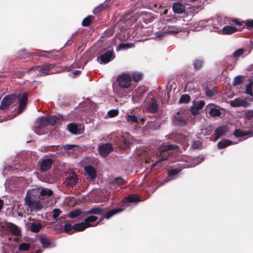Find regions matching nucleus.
<instances>
[{"instance_id":"obj_46","label":"nucleus","mask_w":253,"mask_h":253,"mask_svg":"<svg viewBox=\"0 0 253 253\" xmlns=\"http://www.w3.org/2000/svg\"><path fill=\"white\" fill-rule=\"evenodd\" d=\"M243 81V77L242 76H236L233 80V85L235 86L239 85L242 83Z\"/></svg>"},{"instance_id":"obj_1","label":"nucleus","mask_w":253,"mask_h":253,"mask_svg":"<svg viewBox=\"0 0 253 253\" xmlns=\"http://www.w3.org/2000/svg\"><path fill=\"white\" fill-rule=\"evenodd\" d=\"M25 205L31 211H39L42 209V205L39 201L32 197L31 196L27 194L25 198Z\"/></svg>"},{"instance_id":"obj_54","label":"nucleus","mask_w":253,"mask_h":253,"mask_svg":"<svg viewBox=\"0 0 253 253\" xmlns=\"http://www.w3.org/2000/svg\"><path fill=\"white\" fill-rule=\"evenodd\" d=\"M52 217L54 219H56L60 214L61 211L59 209H54L52 211Z\"/></svg>"},{"instance_id":"obj_55","label":"nucleus","mask_w":253,"mask_h":253,"mask_svg":"<svg viewBox=\"0 0 253 253\" xmlns=\"http://www.w3.org/2000/svg\"><path fill=\"white\" fill-rule=\"evenodd\" d=\"M245 25L249 29H253V19L246 20Z\"/></svg>"},{"instance_id":"obj_7","label":"nucleus","mask_w":253,"mask_h":253,"mask_svg":"<svg viewBox=\"0 0 253 253\" xmlns=\"http://www.w3.org/2000/svg\"><path fill=\"white\" fill-rule=\"evenodd\" d=\"M16 95H19L20 97H18V99H19V108L18 113L19 114H21L23 112V111L26 109L27 101H28V94L27 93H18Z\"/></svg>"},{"instance_id":"obj_52","label":"nucleus","mask_w":253,"mask_h":253,"mask_svg":"<svg viewBox=\"0 0 253 253\" xmlns=\"http://www.w3.org/2000/svg\"><path fill=\"white\" fill-rule=\"evenodd\" d=\"M52 51L51 50L49 51H45V50H42L40 52L34 53V54L35 55H38L39 56H43V57H48L45 53H51Z\"/></svg>"},{"instance_id":"obj_56","label":"nucleus","mask_w":253,"mask_h":253,"mask_svg":"<svg viewBox=\"0 0 253 253\" xmlns=\"http://www.w3.org/2000/svg\"><path fill=\"white\" fill-rule=\"evenodd\" d=\"M77 145L74 144H66L63 145V147L65 150L68 151L73 149L75 147H77Z\"/></svg>"},{"instance_id":"obj_53","label":"nucleus","mask_w":253,"mask_h":253,"mask_svg":"<svg viewBox=\"0 0 253 253\" xmlns=\"http://www.w3.org/2000/svg\"><path fill=\"white\" fill-rule=\"evenodd\" d=\"M25 71L23 70H18L15 72L14 76L16 78H21L25 75Z\"/></svg>"},{"instance_id":"obj_48","label":"nucleus","mask_w":253,"mask_h":253,"mask_svg":"<svg viewBox=\"0 0 253 253\" xmlns=\"http://www.w3.org/2000/svg\"><path fill=\"white\" fill-rule=\"evenodd\" d=\"M210 114L211 117H219L221 115L220 110L216 108H212L210 111Z\"/></svg>"},{"instance_id":"obj_27","label":"nucleus","mask_w":253,"mask_h":253,"mask_svg":"<svg viewBox=\"0 0 253 253\" xmlns=\"http://www.w3.org/2000/svg\"><path fill=\"white\" fill-rule=\"evenodd\" d=\"M251 133V132L250 131H242L239 129H236L233 132L234 135L237 138L244 137Z\"/></svg>"},{"instance_id":"obj_20","label":"nucleus","mask_w":253,"mask_h":253,"mask_svg":"<svg viewBox=\"0 0 253 253\" xmlns=\"http://www.w3.org/2000/svg\"><path fill=\"white\" fill-rule=\"evenodd\" d=\"M40 241L44 248L50 247L53 243V240L48 239L45 235L41 236Z\"/></svg>"},{"instance_id":"obj_26","label":"nucleus","mask_w":253,"mask_h":253,"mask_svg":"<svg viewBox=\"0 0 253 253\" xmlns=\"http://www.w3.org/2000/svg\"><path fill=\"white\" fill-rule=\"evenodd\" d=\"M233 143L232 141L229 139H223L221 141H220L217 143V148L219 149H221L226 148L227 146H229L232 145Z\"/></svg>"},{"instance_id":"obj_4","label":"nucleus","mask_w":253,"mask_h":253,"mask_svg":"<svg viewBox=\"0 0 253 253\" xmlns=\"http://www.w3.org/2000/svg\"><path fill=\"white\" fill-rule=\"evenodd\" d=\"M178 146L175 144H167L163 146L161 148L160 150V155L161 158L159 159V161H164L168 159L169 154L168 151L169 150H175L177 149Z\"/></svg>"},{"instance_id":"obj_25","label":"nucleus","mask_w":253,"mask_h":253,"mask_svg":"<svg viewBox=\"0 0 253 253\" xmlns=\"http://www.w3.org/2000/svg\"><path fill=\"white\" fill-rule=\"evenodd\" d=\"M105 210V209L101 208L100 207H95L91 208L89 211H88L86 212V214H94L102 215L103 212Z\"/></svg>"},{"instance_id":"obj_57","label":"nucleus","mask_w":253,"mask_h":253,"mask_svg":"<svg viewBox=\"0 0 253 253\" xmlns=\"http://www.w3.org/2000/svg\"><path fill=\"white\" fill-rule=\"evenodd\" d=\"M119 111L117 110H111L108 112V115L110 117H114L118 115Z\"/></svg>"},{"instance_id":"obj_22","label":"nucleus","mask_w":253,"mask_h":253,"mask_svg":"<svg viewBox=\"0 0 253 253\" xmlns=\"http://www.w3.org/2000/svg\"><path fill=\"white\" fill-rule=\"evenodd\" d=\"M237 30V29L234 26L226 25L223 27L222 33L224 35H231L236 32Z\"/></svg>"},{"instance_id":"obj_43","label":"nucleus","mask_w":253,"mask_h":253,"mask_svg":"<svg viewBox=\"0 0 253 253\" xmlns=\"http://www.w3.org/2000/svg\"><path fill=\"white\" fill-rule=\"evenodd\" d=\"M53 191L51 190L48 189L46 188L42 189V190L40 192V195L43 196L47 195L49 197H50L53 195Z\"/></svg>"},{"instance_id":"obj_37","label":"nucleus","mask_w":253,"mask_h":253,"mask_svg":"<svg viewBox=\"0 0 253 253\" xmlns=\"http://www.w3.org/2000/svg\"><path fill=\"white\" fill-rule=\"evenodd\" d=\"M253 82L252 81H250L249 84H247L246 85V90L245 93L248 94L252 97H253Z\"/></svg>"},{"instance_id":"obj_35","label":"nucleus","mask_w":253,"mask_h":253,"mask_svg":"<svg viewBox=\"0 0 253 253\" xmlns=\"http://www.w3.org/2000/svg\"><path fill=\"white\" fill-rule=\"evenodd\" d=\"M82 213V210L80 209H77L74 210L69 212L68 214V216L72 218H74L77 217H78Z\"/></svg>"},{"instance_id":"obj_50","label":"nucleus","mask_w":253,"mask_h":253,"mask_svg":"<svg viewBox=\"0 0 253 253\" xmlns=\"http://www.w3.org/2000/svg\"><path fill=\"white\" fill-rule=\"evenodd\" d=\"M113 183L117 185H122L125 184L126 182L123 178L118 177L114 179Z\"/></svg>"},{"instance_id":"obj_13","label":"nucleus","mask_w":253,"mask_h":253,"mask_svg":"<svg viewBox=\"0 0 253 253\" xmlns=\"http://www.w3.org/2000/svg\"><path fill=\"white\" fill-rule=\"evenodd\" d=\"M172 9L174 13L182 14L185 12V6L180 2H174L172 5Z\"/></svg>"},{"instance_id":"obj_49","label":"nucleus","mask_w":253,"mask_h":253,"mask_svg":"<svg viewBox=\"0 0 253 253\" xmlns=\"http://www.w3.org/2000/svg\"><path fill=\"white\" fill-rule=\"evenodd\" d=\"M126 119L128 122L131 123H137V117L134 115H127L126 116Z\"/></svg>"},{"instance_id":"obj_5","label":"nucleus","mask_w":253,"mask_h":253,"mask_svg":"<svg viewBox=\"0 0 253 253\" xmlns=\"http://www.w3.org/2000/svg\"><path fill=\"white\" fill-rule=\"evenodd\" d=\"M53 160L50 158L41 159L39 161L40 170L41 172L44 173L49 170L53 164Z\"/></svg>"},{"instance_id":"obj_40","label":"nucleus","mask_w":253,"mask_h":253,"mask_svg":"<svg viewBox=\"0 0 253 253\" xmlns=\"http://www.w3.org/2000/svg\"><path fill=\"white\" fill-rule=\"evenodd\" d=\"M127 203H134L139 201L138 197L134 195H131L124 198Z\"/></svg>"},{"instance_id":"obj_51","label":"nucleus","mask_w":253,"mask_h":253,"mask_svg":"<svg viewBox=\"0 0 253 253\" xmlns=\"http://www.w3.org/2000/svg\"><path fill=\"white\" fill-rule=\"evenodd\" d=\"M132 81L138 82L142 79V75L139 73H133L132 75Z\"/></svg>"},{"instance_id":"obj_3","label":"nucleus","mask_w":253,"mask_h":253,"mask_svg":"<svg viewBox=\"0 0 253 253\" xmlns=\"http://www.w3.org/2000/svg\"><path fill=\"white\" fill-rule=\"evenodd\" d=\"M119 86L124 88H127L131 84L132 78L128 74H123L117 78Z\"/></svg>"},{"instance_id":"obj_2","label":"nucleus","mask_w":253,"mask_h":253,"mask_svg":"<svg viewBox=\"0 0 253 253\" xmlns=\"http://www.w3.org/2000/svg\"><path fill=\"white\" fill-rule=\"evenodd\" d=\"M19 97V95H16V94L15 93L5 96L0 104V110H4L8 108L11 105L13 104L17 100H18V98Z\"/></svg>"},{"instance_id":"obj_23","label":"nucleus","mask_w":253,"mask_h":253,"mask_svg":"<svg viewBox=\"0 0 253 253\" xmlns=\"http://www.w3.org/2000/svg\"><path fill=\"white\" fill-rule=\"evenodd\" d=\"M60 232H65L69 235H71L74 233V225H72L70 223H65L64 228L61 227Z\"/></svg>"},{"instance_id":"obj_32","label":"nucleus","mask_w":253,"mask_h":253,"mask_svg":"<svg viewBox=\"0 0 253 253\" xmlns=\"http://www.w3.org/2000/svg\"><path fill=\"white\" fill-rule=\"evenodd\" d=\"M47 119V124L51 126L56 125L59 122V119L55 116H50L48 117H46Z\"/></svg>"},{"instance_id":"obj_17","label":"nucleus","mask_w":253,"mask_h":253,"mask_svg":"<svg viewBox=\"0 0 253 253\" xmlns=\"http://www.w3.org/2000/svg\"><path fill=\"white\" fill-rule=\"evenodd\" d=\"M109 8V2L106 0L103 3H101L99 6H97L93 11L94 14H98L100 12L106 10Z\"/></svg>"},{"instance_id":"obj_12","label":"nucleus","mask_w":253,"mask_h":253,"mask_svg":"<svg viewBox=\"0 0 253 253\" xmlns=\"http://www.w3.org/2000/svg\"><path fill=\"white\" fill-rule=\"evenodd\" d=\"M84 170L87 173L90 181H94L96 177V171L95 169L91 166H88L84 168Z\"/></svg>"},{"instance_id":"obj_60","label":"nucleus","mask_w":253,"mask_h":253,"mask_svg":"<svg viewBox=\"0 0 253 253\" xmlns=\"http://www.w3.org/2000/svg\"><path fill=\"white\" fill-rule=\"evenodd\" d=\"M152 152L149 150V151H145L144 153H142V155L145 157L146 156L149 160H151L152 158Z\"/></svg>"},{"instance_id":"obj_10","label":"nucleus","mask_w":253,"mask_h":253,"mask_svg":"<svg viewBox=\"0 0 253 253\" xmlns=\"http://www.w3.org/2000/svg\"><path fill=\"white\" fill-rule=\"evenodd\" d=\"M231 106L233 107H239L243 106L245 108L250 106L251 103L244 99L240 97L236 98L234 100L229 102Z\"/></svg>"},{"instance_id":"obj_61","label":"nucleus","mask_w":253,"mask_h":253,"mask_svg":"<svg viewBox=\"0 0 253 253\" xmlns=\"http://www.w3.org/2000/svg\"><path fill=\"white\" fill-rule=\"evenodd\" d=\"M18 57L20 58H26L29 57V55L25 52L24 50H21L19 53Z\"/></svg>"},{"instance_id":"obj_45","label":"nucleus","mask_w":253,"mask_h":253,"mask_svg":"<svg viewBox=\"0 0 253 253\" xmlns=\"http://www.w3.org/2000/svg\"><path fill=\"white\" fill-rule=\"evenodd\" d=\"M30 248V245L29 243H23L19 245L18 250L19 251H27Z\"/></svg>"},{"instance_id":"obj_30","label":"nucleus","mask_w":253,"mask_h":253,"mask_svg":"<svg viewBox=\"0 0 253 253\" xmlns=\"http://www.w3.org/2000/svg\"><path fill=\"white\" fill-rule=\"evenodd\" d=\"M205 104V103L204 100H200V101L194 103L193 108L191 111L192 114L195 115L196 114V113L194 111V109H196V110H201L204 106Z\"/></svg>"},{"instance_id":"obj_18","label":"nucleus","mask_w":253,"mask_h":253,"mask_svg":"<svg viewBox=\"0 0 253 253\" xmlns=\"http://www.w3.org/2000/svg\"><path fill=\"white\" fill-rule=\"evenodd\" d=\"M154 18V15L151 13L143 12L142 14V20L146 24L152 22Z\"/></svg>"},{"instance_id":"obj_8","label":"nucleus","mask_w":253,"mask_h":253,"mask_svg":"<svg viewBox=\"0 0 253 253\" xmlns=\"http://www.w3.org/2000/svg\"><path fill=\"white\" fill-rule=\"evenodd\" d=\"M113 150V147L112 143H107L101 145L98 148L100 155L104 157L108 156Z\"/></svg>"},{"instance_id":"obj_39","label":"nucleus","mask_w":253,"mask_h":253,"mask_svg":"<svg viewBox=\"0 0 253 253\" xmlns=\"http://www.w3.org/2000/svg\"><path fill=\"white\" fill-rule=\"evenodd\" d=\"M68 130L73 134H76L78 131L77 125L74 123H70L67 126Z\"/></svg>"},{"instance_id":"obj_63","label":"nucleus","mask_w":253,"mask_h":253,"mask_svg":"<svg viewBox=\"0 0 253 253\" xmlns=\"http://www.w3.org/2000/svg\"><path fill=\"white\" fill-rule=\"evenodd\" d=\"M203 133L205 135H210L211 133V130H209L208 128H206L203 129Z\"/></svg>"},{"instance_id":"obj_62","label":"nucleus","mask_w":253,"mask_h":253,"mask_svg":"<svg viewBox=\"0 0 253 253\" xmlns=\"http://www.w3.org/2000/svg\"><path fill=\"white\" fill-rule=\"evenodd\" d=\"M167 34L165 32H157L156 33V36L157 38H158L159 39H161L164 36H166Z\"/></svg>"},{"instance_id":"obj_15","label":"nucleus","mask_w":253,"mask_h":253,"mask_svg":"<svg viewBox=\"0 0 253 253\" xmlns=\"http://www.w3.org/2000/svg\"><path fill=\"white\" fill-rule=\"evenodd\" d=\"M228 131L227 126H221L216 128L215 130V140L218 139L222 135H225Z\"/></svg>"},{"instance_id":"obj_59","label":"nucleus","mask_w":253,"mask_h":253,"mask_svg":"<svg viewBox=\"0 0 253 253\" xmlns=\"http://www.w3.org/2000/svg\"><path fill=\"white\" fill-rule=\"evenodd\" d=\"M201 146V142L200 141H194L193 142L192 147L193 148L197 149L199 148Z\"/></svg>"},{"instance_id":"obj_24","label":"nucleus","mask_w":253,"mask_h":253,"mask_svg":"<svg viewBox=\"0 0 253 253\" xmlns=\"http://www.w3.org/2000/svg\"><path fill=\"white\" fill-rule=\"evenodd\" d=\"M123 211V208H118L111 210L106 213V214L104 215V218L108 219L110 218L112 216H113L114 215L118 213H120L122 212Z\"/></svg>"},{"instance_id":"obj_42","label":"nucleus","mask_w":253,"mask_h":253,"mask_svg":"<svg viewBox=\"0 0 253 253\" xmlns=\"http://www.w3.org/2000/svg\"><path fill=\"white\" fill-rule=\"evenodd\" d=\"M247 51L245 48H241L236 50L233 53V56L234 58H238L241 57Z\"/></svg>"},{"instance_id":"obj_44","label":"nucleus","mask_w":253,"mask_h":253,"mask_svg":"<svg viewBox=\"0 0 253 253\" xmlns=\"http://www.w3.org/2000/svg\"><path fill=\"white\" fill-rule=\"evenodd\" d=\"M181 170V169L174 168L170 169L168 171L169 176L172 177L177 175Z\"/></svg>"},{"instance_id":"obj_64","label":"nucleus","mask_w":253,"mask_h":253,"mask_svg":"<svg viewBox=\"0 0 253 253\" xmlns=\"http://www.w3.org/2000/svg\"><path fill=\"white\" fill-rule=\"evenodd\" d=\"M232 21L237 26H241L242 25V22H240L238 19H234L232 20Z\"/></svg>"},{"instance_id":"obj_31","label":"nucleus","mask_w":253,"mask_h":253,"mask_svg":"<svg viewBox=\"0 0 253 253\" xmlns=\"http://www.w3.org/2000/svg\"><path fill=\"white\" fill-rule=\"evenodd\" d=\"M204 64V61L202 59H196L194 60L193 65L195 70H199L202 69Z\"/></svg>"},{"instance_id":"obj_9","label":"nucleus","mask_w":253,"mask_h":253,"mask_svg":"<svg viewBox=\"0 0 253 253\" xmlns=\"http://www.w3.org/2000/svg\"><path fill=\"white\" fill-rule=\"evenodd\" d=\"M187 119L184 115H181L180 112L177 113L173 119V123L175 126H184L187 124Z\"/></svg>"},{"instance_id":"obj_58","label":"nucleus","mask_w":253,"mask_h":253,"mask_svg":"<svg viewBox=\"0 0 253 253\" xmlns=\"http://www.w3.org/2000/svg\"><path fill=\"white\" fill-rule=\"evenodd\" d=\"M245 117L248 120L253 118V110H248L245 113Z\"/></svg>"},{"instance_id":"obj_28","label":"nucleus","mask_w":253,"mask_h":253,"mask_svg":"<svg viewBox=\"0 0 253 253\" xmlns=\"http://www.w3.org/2000/svg\"><path fill=\"white\" fill-rule=\"evenodd\" d=\"M73 225L74 233L75 232L83 231L87 228L86 226L85 225V224L83 222L81 223L75 224Z\"/></svg>"},{"instance_id":"obj_29","label":"nucleus","mask_w":253,"mask_h":253,"mask_svg":"<svg viewBox=\"0 0 253 253\" xmlns=\"http://www.w3.org/2000/svg\"><path fill=\"white\" fill-rule=\"evenodd\" d=\"M133 43H121L117 48V50H125L134 47Z\"/></svg>"},{"instance_id":"obj_33","label":"nucleus","mask_w":253,"mask_h":253,"mask_svg":"<svg viewBox=\"0 0 253 253\" xmlns=\"http://www.w3.org/2000/svg\"><path fill=\"white\" fill-rule=\"evenodd\" d=\"M97 219V217L96 216L94 215H90L88 217H87L84 219V223L85 224V225L86 226L87 228L92 226V224H90L91 222H95Z\"/></svg>"},{"instance_id":"obj_19","label":"nucleus","mask_w":253,"mask_h":253,"mask_svg":"<svg viewBox=\"0 0 253 253\" xmlns=\"http://www.w3.org/2000/svg\"><path fill=\"white\" fill-rule=\"evenodd\" d=\"M7 228L14 236H20L21 235V231L18 227L15 224L9 223L7 225Z\"/></svg>"},{"instance_id":"obj_36","label":"nucleus","mask_w":253,"mask_h":253,"mask_svg":"<svg viewBox=\"0 0 253 253\" xmlns=\"http://www.w3.org/2000/svg\"><path fill=\"white\" fill-rule=\"evenodd\" d=\"M94 20V17L93 16H88L82 21V25L84 27H87L89 26L92 22Z\"/></svg>"},{"instance_id":"obj_14","label":"nucleus","mask_w":253,"mask_h":253,"mask_svg":"<svg viewBox=\"0 0 253 253\" xmlns=\"http://www.w3.org/2000/svg\"><path fill=\"white\" fill-rule=\"evenodd\" d=\"M54 66L51 64H48L46 65L37 66L35 67L37 71L41 72L43 74L46 75L48 74L49 70L53 68Z\"/></svg>"},{"instance_id":"obj_41","label":"nucleus","mask_w":253,"mask_h":253,"mask_svg":"<svg viewBox=\"0 0 253 253\" xmlns=\"http://www.w3.org/2000/svg\"><path fill=\"white\" fill-rule=\"evenodd\" d=\"M204 89L205 91L206 95L207 96L211 97L214 95V91H215V89L214 88H213V89H210L208 86V84L205 85Z\"/></svg>"},{"instance_id":"obj_47","label":"nucleus","mask_w":253,"mask_h":253,"mask_svg":"<svg viewBox=\"0 0 253 253\" xmlns=\"http://www.w3.org/2000/svg\"><path fill=\"white\" fill-rule=\"evenodd\" d=\"M128 133H126L125 134H123L122 136V137L121 140V141L124 143V146L125 147H127L129 144V139L127 138V136H128Z\"/></svg>"},{"instance_id":"obj_34","label":"nucleus","mask_w":253,"mask_h":253,"mask_svg":"<svg viewBox=\"0 0 253 253\" xmlns=\"http://www.w3.org/2000/svg\"><path fill=\"white\" fill-rule=\"evenodd\" d=\"M78 179L77 178L76 175L74 176L68 177L66 180L68 185L74 186L78 183Z\"/></svg>"},{"instance_id":"obj_11","label":"nucleus","mask_w":253,"mask_h":253,"mask_svg":"<svg viewBox=\"0 0 253 253\" xmlns=\"http://www.w3.org/2000/svg\"><path fill=\"white\" fill-rule=\"evenodd\" d=\"M48 126L46 117L42 116L39 118L34 125L35 132L38 133V129H42Z\"/></svg>"},{"instance_id":"obj_6","label":"nucleus","mask_w":253,"mask_h":253,"mask_svg":"<svg viewBox=\"0 0 253 253\" xmlns=\"http://www.w3.org/2000/svg\"><path fill=\"white\" fill-rule=\"evenodd\" d=\"M115 56L113 49L112 48L111 49L107 50L104 53L101 55L97 58V59L99 58L100 64H107L114 59Z\"/></svg>"},{"instance_id":"obj_38","label":"nucleus","mask_w":253,"mask_h":253,"mask_svg":"<svg viewBox=\"0 0 253 253\" xmlns=\"http://www.w3.org/2000/svg\"><path fill=\"white\" fill-rule=\"evenodd\" d=\"M190 100H191V98H190V96L188 94H183L181 96L178 102L180 104H183V103L187 104L190 101Z\"/></svg>"},{"instance_id":"obj_21","label":"nucleus","mask_w":253,"mask_h":253,"mask_svg":"<svg viewBox=\"0 0 253 253\" xmlns=\"http://www.w3.org/2000/svg\"><path fill=\"white\" fill-rule=\"evenodd\" d=\"M42 227L41 222L36 221L30 223L29 224V228L30 230L34 233L39 232Z\"/></svg>"},{"instance_id":"obj_16","label":"nucleus","mask_w":253,"mask_h":253,"mask_svg":"<svg viewBox=\"0 0 253 253\" xmlns=\"http://www.w3.org/2000/svg\"><path fill=\"white\" fill-rule=\"evenodd\" d=\"M148 110L151 113H156L158 110V105L154 97L151 98V101L148 106Z\"/></svg>"}]
</instances>
